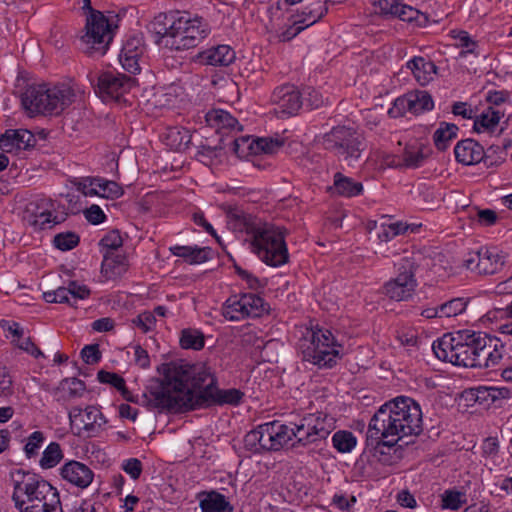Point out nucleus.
<instances>
[{"mask_svg":"<svg viewBox=\"0 0 512 512\" xmlns=\"http://www.w3.org/2000/svg\"><path fill=\"white\" fill-rule=\"evenodd\" d=\"M211 367L204 363L171 362L164 365L160 386L143 394V404L160 411L183 412L211 405H238L244 393L236 388L222 390Z\"/></svg>","mask_w":512,"mask_h":512,"instance_id":"obj_1","label":"nucleus"},{"mask_svg":"<svg viewBox=\"0 0 512 512\" xmlns=\"http://www.w3.org/2000/svg\"><path fill=\"white\" fill-rule=\"evenodd\" d=\"M422 430L420 405L410 397L400 396L382 405L371 418L367 441L393 447L402 438L417 436Z\"/></svg>","mask_w":512,"mask_h":512,"instance_id":"obj_2","label":"nucleus"},{"mask_svg":"<svg viewBox=\"0 0 512 512\" xmlns=\"http://www.w3.org/2000/svg\"><path fill=\"white\" fill-rule=\"evenodd\" d=\"M226 218L230 230L249 237L251 251L264 263L277 267L288 261L286 230L283 227L247 214L238 207H228Z\"/></svg>","mask_w":512,"mask_h":512,"instance_id":"obj_3","label":"nucleus"},{"mask_svg":"<svg viewBox=\"0 0 512 512\" xmlns=\"http://www.w3.org/2000/svg\"><path fill=\"white\" fill-rule=\"evenodd\" d=\"M226 218L230 230L249 237L251 251L264 263L277 267L288 261L286 230L283 227L247 214L238 207H228Z\"/></svg>","mask_w":512,"mask_h":512,"instance_id":"obj_4","label":"nucleus"},{"mask_svg":"<svg viewBox=\"0 0 512 512\" xmlns=\"http://www.w3.org/2000/svg\"><path fill=\"white\" fill-rule=\"evenodd\" d=\"M153 28L158 35L157 43L176 51L198 46L210 33L207 22L187 13L178 16L159 14Z\"/></svg>","mask_w":512,"mask_h":512,"instance_id":"obj_5","label":"nucleus"},{"mask_svg":"<svg viewBox=\"0 0 512 512\" xmlns=\"http://www.w3.org/2000/svg\"><path fill=\"white\" fill-rule=\"evenodd\" d=\"M342 345L328 329L318 326L307 329L299 340L303 360L319 368H332L342 357Z\"/></svg>","mask_w":512,"mask_h":512,"instance_id":"obj_6","label":"nucleus"},{"mask_svg":"<svg viewBox=\"0 0 512 512\" xmlns=\"http://www.w3.org/2000/svg\"><path fill=\"white\" fill-rule=\"evenodd\" d=\"M75 98L74 90L65 84L28 87L22 95V105L31 114H60Z\"/></svg>","mask_w":512,"mask_h":512,"instance_id":"obj_7","label":"nucleus"},{"mask_svg":"<svg viewBox=\"0 0 512 512\" xmlns=\"http://www.w3.org/2000/svg\"><path fill=\"white\" fill-rule=\"evenodd\" d=\"M12 481V500L19 512L41 503H48V499L58 493L49 482L34 473L17 470L12 474Z\"/></svg>","mask_w":512,"mask_h":512,"instance_id":"obj_8","label":"nucleus"},{"mask_svg":"<svg viewBox=\"0 0 512 512\" xmlns=\"http://www.w3.org/2000/svg\"><path fill=\"white\" fill-rule=\"evenodd\" d=\"M323 148L330 151L348 166L359 161L365 149L362 135L348 126H335L322 135L320 140Z\"/></svg>","mask_w":512,"mask_h":512,"instance_id":"obj_9","label":"nucleus"},{"mask_svg":"<svg viewBox=\"0 0 512 512\" xmlns=\"http://www.w3.org/2000/svg\"><path fill=\"white\" fill-rule=\"evenodd\" d=\"M116 28L102 12L92 11L86 18L84 34L80 38L81 49L91 56H103Z\"/></svg>","mask_w":512,"mask_h":512,"instance_id":"obj_10","label":"nucleus"},{"mask_svg":"<svg viewBox=\"0 0 512 512\" xmlns=\"http://www.w3.org/2000/svg\"><path fill=\"white\" fill-rule=\"evenodd\" d=\"M335 419L324 412L309 413L294 424L296 443L306 447L327 439L335 429Z\"/></svg>","mask_w":512,"mask_h":512,"instance_id":"obj_11","label":"nucleus"},{"mask_svg":"<svg viewBox=\"0 0 512 512\" xmlns=\"http://www.w3.org/2000/svg\"><path fill=\"white\" fill-rule=\"evenodd\" d=\"M397 276L383 286L386 296L395 301H405L412 297L416 287V261L413 256H403L396 264Z\"/></svg>","mask_w":512,"mask_h":512,"instance_id":"obj_12","label":"nucleus"},{"mask_svg":"<svg viewBox=\"0 0 512 512\" xmlns=\"http://www.w3.org/2000/svg\"><path fill=\"white\" fill-rule=\"evenodd\" d=\"M435 356L442 361L453 365L468 367L470 363L469 355L466 354V345L464 344V330L455 334H445L432 345Z\"/></svg>","mask_w":512,"mask_h":512,"instance_id":"obj_13","label":"nucleus"},{"mask_svg":"<svg viewBox=\"0 0 512 512\" xmlns=\"http://www.w3.org/2000/svg\"><path fill=\"white\" fill-rule=\"evenodd\" d=\"M265 310L261 297L247 293L229 297L222 308V314L227 320L239 321L246 317H259Z\"/></svg>","mask_w":512,"mask_h":512,"instance_id":"obj_14","label":"nucleus"},{"mask_svg":"<svg viewBox=\"0 0 512 512\" xmlns=\"http://www.w3.org/2000/svg\"><path fill=\"white\" fill-rule=\"evenodd\" d=\"M69 420L72 429H76L77 435L86 434L94 437L100 434L107 423L101 410L96 406H87L85 409L73 407L69 411Z\"/></svg>","mask_w":512,"mask_h":512,"instance_id":"obj_15","label":"nucleus"},{"mask_svg":"<svg viewBox=\"0 0 512 512\" xmlns=\"http://www.w3.org/2000/svg\"><path fill=\"white\" fill-rule=\"evenodd\" d=\"M134 85L133 78L111 71L100 74L97 82L98 92L105 101L119 100Z\"/></svg>","mask_w":512,"mask_h":512,"instance_id":"obj_16","label":"nucleus"},{"mask_svg":"<svg viewBox=\"0 0 512 512\" xmlns=\"http://www.w3.org/2000/svg\"><path fill=\"white\" fill-rule=\"evenodd\" d=\"M478 339L474 368H491L496 366L503 357V343L500 339L493 338L483 332H480Z\"/></svg>","mask_w":512,"mask_h":512,"instance_id":"obj_17","label":"nucleus"},{"mask_svg":"<svg viewBox=\"0 0 512 512\" xmlns=\"http://www.w3.org/2000/svg\"><path fill=\"white\" fill-rule=\"evenodd\" d=\"M271 102L275 106V113L281 118L295 115L302 106L300 92L294 85L277 87L272 93Z\"/></svg>","mask_w":512,"mask_h":512,"instance_id":"obj_18","label":"nucleus"},{"mask_svg":"<svg viewBox=\"0 0 512 512\" xmlns=\"http://www.w3.org/2000/svg\"><path fill=\"white\" fill-rule=\"evenodd\" d=\"M264 431V450L278 451L285 447L293 438H295L294 425L288 426L273 421L262 424Z\"/></svg>","mask_w":512,"mask_h":512,"instance_id":"obj_19","label":"nucleus"},{"mask_svg":"<svg viewBox=\"0 0 512 512\" xmlns=\"http://www.w3.org/2000/svg\"><path fill=\"white\" fill-rule=\"evenodd\" d=\"M374 14L398 17L402 21H417L420 12L399 0H367Z\"/></svg>","mask_w":512,"mask_h":512,"instance_id":"obj_20","label":"nucleus"},{"mask_svg":"<svg viewBox=\"0 0 512 512\" xmlns=\"http://www.w3.org/2000/svg\"><path fill=\"white\" fill-rule=\"evenodd\" d=\"M60 474L66 482L79 489H86L94 480L92 469L88 465L75 460L65 463L60 469Z\"/></svg>","mask_w":512,"mask_h":512,"instance_id":"obj_21","label":"nucleus"},{"mask_svg":"<svg viewBox=\"0 0 512 512\" xmlns=\"http://www.w3.org/2000/svg\"><path fill=\"white\" fill-rule=\"evenodd\" d=\"M34 135L26 129H8L0 135V149L5 153H17L33 147Z\"/></svg>","mask_w":512,"mask_h":512,"instance_id":"obj_22","label":"nucleus"},{"mask_svg":"<svg viewBox=\"0 0 512 512\" xmlns=\"http://www.w3.org/2000/svg\"><path fill=\"white\" fill-rule=\"evenodd\" d=\"M235 58V51L230 46L218 45L199 52L195 61L202 65L229 66Z\"/></svg>","mask_w":512,"mask_h":512,"instance_id":"obj_23","label":"nucleus"},{"mask_svg":"<svg viewBox=\"0 0 512 512\" xmlns=\"http://www.w3.org/2000/svg\"><path fill=\"white\" fill-rule=\"evenodd\" d=\"M476 258L475 272L481 275L494 274L505 264V256L495 248H481Z\"/></svg>","mask_w":512,"mask_h":512,"instance_id":"obj_24","label":"nucleus"},{"mask_svg":"<svg viewBox=\"0 0 512 512\" xmlns=\"http://www.w3.org/2000/svg\"><path fill=\"white\" fill-rule=\"evenodd\" d=\"M454 154L459 163L474 165L483 159L484 149L478 142L465 139L456 144Z\"/></svg>","mask_w":512,"mask_h":512,"instance_id":"obj_25","label":"nucleus"},{"mask_svg":"<svg viewBox=\"0 0 512 512\" xmlns=\"http://www.w3.org/2000/svg\"><path fill=\"white\" fill-rule=\"evenodd\" d=\"M205 120L208 126L214 128L217 132L222 133L227 131H240L238 121L229 112L222 109H213L209 111Z\"/></svg>","mask_w":512,"mask_h":512,"instance_id":"obj_26","label":"nucleus"},{"mask_svg":"<svg viewBox=\"0 0 512 512\" xmlns=\"http://www.w3.org/2000/svg\"><path fill=\"white\" fill-rule=\"evenodd\" d=\"M170 252L179 258H182L189 264H201L210 258L211 249L208 247L198 246H181L175 245L169 248Z\"/></svg>","mask_w":512,"mask_h":512,"instance_id":"obj_27","label":"nucleus"},{"mask_svg":"<svg viewBox=\"0 0 512 512\" xmlns=\"http://www.w3.org/2000/svg\"><path fill=\"white\" fill-rule=\"evenodd\" d=\"M330 191L338 196L354 197L362 193L363 185L362 183L337 172L334 175L333 186L330 187Z\"/></svg>","mask_w":512,"mask_h":512,"instance_id":"obj_28","label":"nucleus"},{"mask_svg":"<svg viewBox=\"0 0 512 512\" xmlns=\"http://www.w3.org/2000/svg\"><path fill=\"white\" fill-rule=\"evenodd\" d=\"M162 141L171 150L182 151L188 148L191 135L183 127H169L162 135Z\"/></svg>","mask_w":512,"mask_h":512,"instance_id":"obj_29","label":"nucleus"},{"mask_svg":"<svg viewBox=\"0 0 512 512\" xmlns=\"http://www.w3.org/2000/svg\"><path fill=\"white\" fill-rule=\"evenodd\" d=\"M407 67L421 85H426L430 82L437 69L432 61L426 60L423 57H414L407 63Z\"/></svg>","mask_w":512,"mask_h":512,"instance_id":"obj_30","label":"nucleus"},{"mask_svg":"<svg viewBox=\"0 0 512 512\" xmlns=\"http://www.w3.org/2000/svg\"><path fill=\"white\" fill-rule=\"evenodd\" d=\"M199 505L202 512H233V507L226 500V497L216 491L204 493Z\"/></svg>","mask_w":512,"mask_h":512,"instance_id":"obj_31","label":"nucleus"},{"mask_svg":"<svg viewBox=\"0 0 512 512\" xmlns=\"http://www.w3.org/2000/svg\"><path fill=\"white\" fill-rule=\"evenodd\" d=\"M327 12V0H318L306 7L301 14L294 16L296 17V24H303L307 28L322 19Z\"/></svg>","mask_w":512,"mask_h":512,"instance_id":"obj_32","label":"nucleus"},{"mask_svg":"<svg viewBox=\"0 0 512 512\" xmlns=\"http://www.w3.org/2000/svg\"><path fill=\"white\" fill-rule=\"evenodd\" d=\"M502 116V112L489 107L475 119L474 130L478 133L485 131L492 132L498 125Z\"/></svg>","mask_w":512,"mask_h":512,"instance_id":"obj_33","label":"nucleus"},{"mask_svg":"<svg viewBox=\"0 0 512 512\" xmlns=\"http://www.w3.org/2000/svg\"><path fill=\"white\" fill-rule=\"evenodd\" d=\"M407 98L410 105V113L413 114L430 111L434 106L433 100L427 91H411L407 93Z\"/></svg>","mask_w":512,"mask_h":512,"instance_id":"obj_34","label":"nucleus"},{"mask_svg":"<svg viewBox=\"0 0 512 512\" xmlns=\"http://www.w3.org/2000/svg\"><path fill=\"white\" fill-rule=\"evenodd\" d=\"M458 127L452 123L441 122L433 135V140L436 148L444 151L449 146L450 142L456 138Z\"/></svg>","mask_w":512,"mask_h":512,"instance_id":"obj_35","label":"nucleus"},{"mask_svg":"<svg viewBox=\"0 0 512 512\" xmlns=\"http://www.w3.org/2000/svg\"><path fill=\"white\" fill-rule=\"evenodd\" d=\"M57 389L62 393V398L64 400H71L81 397L86 390V386L80 379L66 378L60 382Z\"/></svg>","mask_w":512,"mask_h":512,"instance_id":"obj_36","label":"nucleus"},{"mask_svg":"<svg viewBox=\"0 0 512 512\" xmlns=\"http://www.w3.org/2000/svg\"><path fill=\"white\" fill-rule=\"evenodd\" d=\"M382 222L379 224V231L377 232V238L380 242H388L396 236L405 233L408 226L402 222L388 223L386 218L383 217Z\"/></svg>","mask_w":512,"mask_h":512,"instance_id":"obj_37","label":"nucleus"},{"mask_svg":"<svg viewBox=\"0 0 512 512\" xmlns=\"http://www.w3.org/2000/svg\"><path fill=\"white\" fill-rule=\"evenodd\" d=\"M469 303L468 298L457 297L439 305L440 318H451L462 314Z\"/></svg>","mask_w":512,"mask_h":512,"instance_id":"obj_38","label":"nucleus"},{"mask_svg":"<svg viewBox=\"0 0 512 512\" xmlns=\"http://www.w3.org/2000/svg\"><path fill=\"white\" fill-rule=\"evenodd\" d=\"M25 219L36 230L51 229L63 221V218L53 215L52 210L35 216H25Z\"/></svg>","mask_w":512,"mask_h":512,"instance_id":"obj_39","label":"nucleus"},{"mask_svg":"<svg viewBox=\"0 0 512 512\" xmlns=\"http://www.w3.org/2000/svg\"><path fill=\"white\" fill-rule=\"evenodd\" d=\"M332 444L339 453H349L355 448L357 439L352 432L339 430L332 436Z\"/></svg>","mask_w":512,"mask_h":512,"instance_id":"obj_40","label":"nucleus"},{"mask_svg":"<svg viewBox=\"0 0 512 512\" xmlns=\"http://www.w3.org/2000/svg\"><path fill=\"white\" fill-rule=\"evenodd\" d=\"M257 139L250 136H240L233 140L232 150L239 158H247L250 155H257Z\"/></svg>","mask_w":512,"mask_h":512,"instance_id":"obj_41","label":"nucleus"},{"mask_svg":"<svg viewBox=\"0 0 512 512\" xmlns=\"http://www.w3.org/2000/svg\"><path fill=\"white\" fill-rule=\"evenodd\" d=\"M97 378L101 383L110 384L119 390L123 397L128 401H134L130 397V392L127 390L125 380L116 373L101 370L97 374Z\"/></svg>","mask_w":512,"mask_h":512,"instance_id":"obj_42","label":"nucleus"},{"mask_svg":"<svg viewBox=\"0 0 512 512\" xmlns=\"http://www.w3.org/2000/svg\"><path fill=\"white\" fill-rule=\"evenodd\" d=\"M204 343V335L198 330L184 329L181 333L180 344L184 349L200 350Z\"/></svg>","mask_w":512,"mask_h":512,"instance_id":"obj_43","label":"nucleus"},{"mask_svg":"<svg viewBox=\"0 0 512 512\" xmlns=\"http://www.w3.org/2000/svg\"><path fill=\"white\" fill-rule=\"evenodd\" d=\"M62 451L60 445L56 442H51L43 452L39 464L44 469L55 467L62 459Z\"/></svg>","mask_w":512,"mask_h":512,"instance_id":"obj_44","label":"nucleus"},{"mask_svg":"<svg viewBox=\"0 0 512 512\" xmlns=\"http://www.w3.org/2000/svg\"><path fill=\"white\" fill-rule=\"evenodd\" d=\"M264 431L262 424L248 432L244 437L245 447L253 453H261L264 450Z\"/></svg>","mask_w":512,"mask_h":512,"instance_id":"obj_45","label":"nucleus"},{"mask_svg":"<svg viewBox=\"0 0 512 512\" xmlns=\"http://www.w3.org/2000/svg\"><path fill=\"white\" fill-rule=\"evenodd\" d=\"M425 157L426 156L423 153V150L421 147L409 146V147L405 148V150L403 152V155H402L403 163L402 164L399 163L398 165H404L405 167L416 168V167H419L423 163Z\"/></svg>","mask_w":512,"mask_h":512,"instance_id":"obj_46","label":"nucleus"},{"mask_svg":"<svg viewBox=\"0 0 512 512\" xmlns=\"http://www.w3.org/2000/svg\"><path fill=\"white\" fill-rule=\"evenodd\" d=\"M98 196L107 199H116L123 195V188L116 182L99 178Z\"/></svg>","mask_w":512,"mask_h":512,"instance_id":"obj_47","label":"nucleus"},{"mask_svg":"<svg viewBox=\"0 0 512 512\" xmlns=\"http://www.w3.org/2000/svg\"><path fill=\"white\" fill-rule=\"evenodd\" d=\"M79 236L74 232H65L55 235L53 243L61 251H68L76 247L79 243Z\"/></svg>","mask_w":512,"mask_h":512,"instance_id":"obj_48","label":"nucleus"},{"mask_svg":"<svg viewBox=\"0 0 512 512\" xmlns=\"http://www.w3.org/2000/svg\"><path fill=\"white\" fill-rule=\"evenodd\" d=\"M283 144L284 141L280 138H257L256 152L258 154H273L276 153Z\"/></svg>","mask_w":512,"mask_h":512,"instance_id":"obj_49","label":"nucleus"},{"mask_svg":"<svg viewBox=\"0 0 512 512\" xmlns=\"http://www.w3.org/2000/svg\"><path fill=\"white\" fill-rule=\"evenodd\" d=\"M480 332H475L471 330H464V344L466 345V354L469 355L470 363L468 364V367L474 368L475 367V360L477 356V350L476 345H478V336Z\"/></svg>","mask_w":512,"mask_h":512,"instance_id":"obj_50","label":"nucleus"},{"mask_svg":"<svg viewBox=\"0 0 512 512\" xmlns=\"http://www.w3.org/2000/svg\"><path fill=\"white\" fill-rule=\"evenodd\" d=\"M135 327L140 329L143 333L151 332L155 329L156 318L151 311H144L132 320Z\"/></svg>","mask_w":512,"mask_h":512,"instance_id":"obj_51","label":"nucleus"},{"mask_svg":"<svg viewBox=\"0 0 512 512\" xmlns=\"http://www.w3.org/2000/svg\"><path fill=\"white\" fill-rule=\"evenodd\" d=\"M21 512H63L60 501L59 493L53 495L48 499V503H41L39 505L29 507Z\"/></svg>","mask_w":512,"mask_h":512,"instance_id":"obj_52","label":"nucleus"},{"mask_svg":"<svg viewBox=\"0 0 512 512\" xmlns=\"http://www.w3.org/2000/svg\"><path fill=\"white\" fill-rule=\"evenodd\" d=\"M464 494L455 490H446L442 495V507L457 510L464 503Z\"/></svg>","mask_w":512,"mask_h":512,"instance_id":"obj_53","label":"nucleus"},{"mask_svg":"<svg viewBox=\"0 0 512 512\" xmlns=\"http://www.w3.org/2000/svg\"><path fill=\"white\" fill-rule=\"evenodd\" d=\"M44 439V434L41 431H35L28 437L24 447L25 454L28 458H32L38 454V450L42 446Z\"/></svg>","mask_w":512,"mask_h":512,"instance_id":"obj_54","label":"nucleus"},{"mask_svg":"<svg viewBox=\"0 0 512 512\" xmlns=\"http://www.w3.org/2000/svg\"><path fill=\"white\" fill-rule=\"evenodd\" d=\"M54 204L51 200L41 198L36 201H32L27 205L26 216H35L52 210Z\"/></svg>","mask_w":512,"mask_h":512,"instance_id":"obj_55","label":"nucleus"},{"mask_svg":"<svg viewBox=\"0 0 512 512\" xmlns=\"http://www.w3.org/2000/svg\"><path fill=\"white\" fill-rule=\"evenodd\" d=\"M173 101V96L164 92L163 89H157L150 98H147V104L154 108H164Z\"/></svg>","mask_w":512,"mask_h":512,"instance_id":"obj_56","label":"nucleus"},{"mask_svg":"<svg viewBox=\"0 0 512 512\" xmlns=\"http://www.w3.org/2000/svg\"><path fill=\"white\" fill-rule=\"evenodd\" d=\"M145 47L142 42V38L138 36H134L129 38L125 44L122 47L123 52H125V55L130 54L134 55L136 57L141 58L144 53Z\"/></svg>","mask_w":512,"mask_h":512,"instance_id":"obj_57","label":"nucleus"},{"mask_svg":"<svg viewBox=\"0 0 512 512\" xmlns=\"http://www.w3.org/2000/svg\"><path fill=\"white\" fill-rule=\"evenodd\" d=\"M472 399L480 405L489 406L492 405L490 402L491 391L490 386H478L471 388L468 392Z\"/></svg>","mask_w":512,"mask_h":512,"instance_id":"obj_58","label":"nucleus"},{"mask_svg":"<svg viewBox=\"0 0 512 512\" xmlns=\"http://www.w3.org/2000/svg\"><path fill=\"white\" fill-rule=\"evenodd\" d=\"M48 303H69V289L67 287H59L56 290L48 291L43 294Z\"/></svg>","mask_w":512,"mask_h":512,"instance_id":"obj_59","label":"nucleus"},{"mask_svg":"<svg viewBox=\"0 0 512 512\" xmlns=\"http://www.w3.org/2000/svg\"><path fill=\"white\" fill-rule=\"evenodd\" d=\"M410 112V105L408 102L407 94L402 97H398L393 104V107L388 110V114L392 118H397Z\"/></svg>","mask_w":512,"mask_h":512,"instance_id":"obj_60","label":"nucleus"},{"mask_svg":"<svg viewBox=\"0 0 512 512\" xmlns=\"http://www.w3.org/2000/svg\"><path fill=\"white\" fill-rule=\"evenodd\" d=\"M139 60V57L130 54L125 55V52L123 51H121L119 55V61L122 67L132 74H135L140 71Z\"/></svg>","mask_w":512,"mask_h":512,"instance_id":"obj_61","label":"nucleus"},{"mask_svg":"<svg viewBox=\"0 0 512 512\" xmlns=\"http://www.w3.org/2000/svg\"><path fill=\"white\" fill-rule=\"evenodd\" d=\"M98 187H100L99 178H87L78 183L77 190L84 196H98Z\"/></svg>","mask_w":512,"mask_h":512,"instance_id":"obj_62","label":"nucleus"},{"mask_svg":"<svg viewBox=\"0 0 512 512\" xmlns=\"http://www.w3.org/2000/svg\"><path fill=\"white\" fill-rule=\"evenodd\" d=\"M305 28L303 24H296V17L293 15L292 24L278 34V39L282 42L290 41Z\"/></svg>","mask_w":512,"mask_h":512,"instance_id":"obj_63","label":"nucleus"},{"mask_svg":"<svg viewBox=\"0 0 512 512\" xmlns=\"http://www.w3.org/2000/svg\"><path fill=\"white\" fill-rule=\"evenodd\" d=\"M122 237L117 230L109 231L100 241V245L104 248L115 250L122 246Z\"/></svg>","mask_w":512,"mask_h":512,"instance_id":"obj_64","label":"nucleus"}]
</instances>
